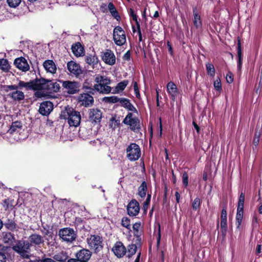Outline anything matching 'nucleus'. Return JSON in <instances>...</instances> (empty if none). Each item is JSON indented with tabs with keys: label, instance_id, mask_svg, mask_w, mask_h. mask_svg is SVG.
I'll return each mask as SVG.
<instances>
[{
	"label": "nucleus",
	"instance_id": "f3484780",
	"mask_svg": "<svg viewBox=\"0 0 262 262\" xmlns=\"http://www.w3.org/2000/svg\"><path fill=\"white\" fill-rule=\"evenodd\" d=\"M88 91V93L81 94L78 97V102L81 105L84 107H90L94 104V98Z\"/></svg>",
	"mask_w": 262,
	"mask_h": 262
},
{
	"label": "nucleus",
	"instance_id": "bf43d9fd",
	"mask_svg": "<svg viewBox=\"0 0 262 262\" xmlns=\"http://www.w3.org/2000/svg\"><path fill=\"white\" fill-rule=\"evenodd\" d=\"M260 136V133H258L257 130H256L255 134H254V137L253 138V144L255 146H257L259 143Z\"/></svg>",
	"mask_w": 262,
	"mask_h": 262
},
{
	"label": "nucleus",
	"instance_id": "39448f33",
	"mask_svg": "<svg viewBox=\"0 0 262 262\" xmlns=\"http://www.w3.org/2000/svg\"><path fill=\"white\" fill-rule=\"evenodd\" d=\"M62 83V89L65 93L70 95L78 93L80 91L79 82L70 80H59Z\"/></svg>",
	"mask_w": 262,
	"mask_h": 262
},
{
	"label": "nucleus",
	"instance_id": "a211bd4d",
	"mask_svg": "<svg viewBox=\"0 0 262 262\" xmlns=\"http://www.w3.org/2000/svg\"><path fill=\"white\" fill-rule=\"evenodd\" d=\"M112 251L118 258H122L126 253V247L120 241L117 242L114 245Z\"/></svg>",
	"mask_w": 262,
	"mask_h": 262
},
{
	"label": "nucleus",
	"instance_id": "bb28decb",
	"mask_svg": "<svg viewBox=\"0 0 262 262\" xmlns=\"http://www.w3.org/2000/svg\"><path fill=\"white\" fill-rule=\"evenodd\" d=\"M43 66L47 72L55 74L56 72V65L52 60H45L43 62Z\"/></svg>",
	"mask_w": 262,
	"mask_h": 262
},
{
	"label": "nucleus",
	"instance_id": "ea45409f",
	"mask_svg": "<svg viewBox=\"0 0 262 262\" xmlns=\"http://www.w3.org/2000/svg\"><path fill=\"white\" fill-rule=\"evenodd\" d=\"M14 200L10 198L6 199L3 201V206L5 208V210H12L14 207Z\"/></svg>",
	"mask_w": 262,
	"mask_h": 262
},
{
	"label": "nucleus",
	"instance_id": "052dcab7",
	"mask_svg": "<svg viewBox=\"0 0 262 262\" xmlns=\"http://www.w3.org/2000/svg\"><path fill=\"white\" fill-rule=\"evenodd\" d=\"M226 80L228 83H231L233 81V74L229 71L226 75Z\"/></svg>",
	"mask_w": 262,
	"mask_h": 262
},
{
	"label": "nucleus",
	"instance_id": "79ce46f5",
	"mask_svg": "<svg viewBox=\"0 0 262 262\" xmlns=\"http://www.w3.org/2000/svg\"><path fill=\"white\" fill-rule=\"evenodd\" d=\"M0 68L5 72H8L9 71L11 66L7 59H0Z\"/></svg>",
	"mask_w": 262,
	"mask_h": 262
},
{
	"label": "nucleus",
	"instance_id": "423d86ee",
	"mask_svg": "<svg viewBox=\"0 0 262 262\" xmlns=\"http://www.w3.org/2000/svg\"><path fill=\"white\" fill-rule=\"evenodd\" d=\"M58 235L62 241L67 243H72L77 238V234L73 228L65 227L60 229L58 232Z\"/></svg>",
	"mask_w": 262,
	"mask_h": 262
},
{
	"label": "nucleus",
	"instance_id": "7ed1b4c3",
	"mask_svg": "<svg viewBox=\"0 0 262 262\" xmlns=\"http://www.w3.org/2000/svg\"><path fill=\"white\" fill-rule=\"evenodd\" d=\"M86 243L90 250L94 254H98L103 249V240L102 236L97 234H91L86 238Z\"/></svg>",
	"mask_w": 262,
	"mask_h": 262
},
{
	"label": "nucleus",
	"instance_id": "c756f323",
	"mask_svg": "<svg viewBox=\"0 0 262 262\" xmlns=\"http://www.w3.org/2000/svg\"><path fill=\"white\" fill-rule=\"evenodd\" d=\"M237 53L238 57L237 69L238 70H241L242 65V50L241 45V38L239 36L237 37Z\"/></svg>",
	"mask_w": 262,
	"mask_h": 262
},
{
	"label": "nucleus",
	"instance_id": "e433bc0d",
	"mask_svg": "<svg viewBox=\"0 0 262 262\" xmlns=\"http://www.w3.org/2000/svg\"><path fill=\"white\" fill-rule=\"evenodd\" d=\"M9 248V247L0 244V262H6V255Z\"/></svg>",
	"mask_w": 262,
	"mask_h": 262
},
{
	"label": "nucleus",
	"instance_id": "69168bd1",
	"mask_svg": "<svg viewBox=\"0 0 262 262\" xmlns=\"http://www.w3.org/2000/svg\"><path fill=\"white\" fill-rule=\"evenodd\" d=\"M167 45L168 50V52H169L170 55L171 56H173V52L172 47V45H171L170 42L169 40H168L167 41Z\"/></svg>",
	"mask_w": 262,
	"mask_h": 262
},
{
	"label": "nucleus",
	"instance_id": "aec40b11",
	"mask_svg": "<svg viewBox=\"0 0 262 262\" xmlns=\"http://www.w3.org/2000/svg\"><path fill=\"white\" fill-rule=\"evenodd\" d=\"M142 241L136 242V239H133V243L129 244L126 247V257L128 258H131L137 252V249L141 247Z\"/></svg>",
	"mask_w": 262,
	"mask_h": 262
},
{
	"label": "nucleus",
	"instance_id": "dca6fc26",
	"mask_svg": "<svg viewBox=\"0 0 262 262\" xmlns=\"http://www.w3.org/2000/svg\"><path fill=\"white\" fill-rule=\"evenodd\" d=\"M102 60L107 64L113 66L116 63V57L114 52L110 49H106L101 52Z\"/></svg>",
	"mask_w": 262,
	"mask_h": 262
},
{
	"label": "nucleus",
	"instance_id": "9b49d317",
	"mask_svg": "<svg viewBox=\"0 0 262 262\" xmlns=\"http://www.w3.org/2000/svg\"><path fill=\"white\" fill-rule=\"evenodd\" d=\"M92 254V252L89 249H81L76 253L75 258H70L68 262H88Z\"/></svg>",
	"mask_w": 262,
	"mask_h": 262
},
{
	"label": "nucleus",
	"instance_id": "5fc2aeb1",
	"mask_svg": "<svg viewBox=\"0 0 262 262\" xmlns=\"http://www.w3.org/2000/svg\"><path fill=\"white\" fill-rule=\"evenodd\" d=\"M129 16L132 18L133 20H134L136 23V25H137L138 24H139V22L138 20V15L135 13V11L134 9L130 8L129 10Z\"/></svg>",
	"mask_w": 262,
	"mask_h": 262
},
{
	"label": "nucleus",
	"instance_id": "412c9836",
	"mask_svg": "<svg viewBox=\"0 0 262 262\" xmlns=\"http://www.w3.org/2000/svg\"><path fill=\"white\" fill-rule=\"evenodd\" d=\"M14 64L17 68L23 72H27L30 69V66L27 60L23 57L16 58L14 60Z\"/></svg>",
	"mask_w": 262,
	"mask_h": 262
},
{
	"label": "nucleus",
	"instance_id": "6e6552de",
	"mask_svg": "<svg viewBox=\"0 0 262 262\" xmlns=\"http://www.w3.org/2000/svg\"><path fill=\"white\" fill-rule=\"evenodd\" d=\"M113 40L115 44L122 46L126 43V34L124 30L120 26H116L113 30Z\"/></svg>",
	"mask_w": 262,
	"mask_h": 262
},
{
	"label": "nucleus",
	"instance_id": "c85d7f7f",
	"mask_svg": "<svg viewBox=\"0 0 262 262\" xmlns=\"http://www.w3.org/2000/svg\"><path fill=\"white\" fill-rule=\"evenodd\" d=\"M141 226V223L140 222H136L133 225L134 236L135 237L134 239H136V242L138 241L137 242H139V243H140V241H142V238L141 237L142 231H140Z\"/></svg>",
	"mask_w": 262,
	"mask_h": 262
},
{
	"label": "nucleus",
	"instance_id": "c9c22d12",
	"mask_svg": "<svg viewBox=\"0 0 262 262\" xmlns=\"http://www.w3.org/2000/svg\"><path fill=\"white\" fill-rule=\"evenodd\" d=\"M138 194L142 199L144 198L146 194L147 190V183L145 181H143L140 186L138 189Z\"/></svg>",
	"mask_w": 262,
	"mask_h": 262
},
{
	"label": "nucleus",
	"instance_id": "6e6d98bb",
	"mask_svg": "<svg viewBox=\"0 0 262 262\" xmlns=\"http://www.w3.org/2000/svg\"><path fill=\"white\" fill-rule=\"evenodd\" d=\"M189 176L187 172L184 171L182 175V182L183 186L186 188L188 185Z\"/></svg>",
	"mask_w": 262,
	"mask_h": 262
},
{
	"label": "nucleus",
	"instance_id": "603ef678",
	"mask_svg": "<svg viewBox=\"0 0 262 262\" xmlns=\"http://www.w3.org/2000/svg\"><path fill=\"white\" fill-rule=\"evenodd\" d=\"M21 0H7L8 6L11 8H15L19 5Z\"/></svg>",
	"mask_w": 262,
	"mask_h": 262
},
{
	"label": "nucleus",
	"instance_id": "13d9d810",
	"mask_svg": "<svg viewBox=\"0 0 262 262\" xmlns=\"http://www.w3.org/2000/svg\"><path fill=\"white\" fill-rule=\"evenodd\" d=\"M213 85L216 91H220L222 90V84L220 78L214 81Z\"/></svg>",
	"mask_w": 262,
	"mask_h": 262
},
{
	"label": "nucleus",
	"instance_id": "9d476101",
	"mask_svg": "<svg viewBox=\"0 0 262 262\" xmlns=\"http://www.w3.org/2000/svg\"><path fill=\"white\" fill-rule=\"evenodd\" d=\"M127 157L131 161H135L141 156V150L139 145L135 143H130L126 148Z\"/></svg>",
	"mask_w": 262,
	"mask_h": 262
},
{
	"label": "nucleus",
	"instance_id": "774afa93",
	"mask_svg": "<svg viewBox=\"0 0 262 262\" xmlns=\"http://www.w3.org/2000/svg\"><path fill=\"white\" fill-rule=\"evenodd\" d=\"M40 262H56L51 258H44L39 260Z\"/></svg>",
	"mask_w": 262,
	"mask_h": 262
},
{
	"label": "nucleus",
	"instance_id": "0e129e2a",
	"mask_svg": "<svg viewBox=\"0 0 262 262\" xmlns=\"http://www.w3.org/2000/svg\"><path fill=\"white\" fill-rule=\"evenodd\" d=\"M161 227L160 224H158V235L157 237V245L159 246L161 241Z\"/></svg>",
	"mask_w": 262,
	"mask_h": 262
},
{
	"label": "nucleus",
	"instance_id": "8fccbe9b",
	"mask_svg": "<svg viewBox=\"0 0 262 262\" xmlns=\"http://www.w3.org/2000/svg\"><path fill=\"white\" fill-rule=\"evenodd\" d=\"M121 225L126 229L130 230V220L128 217H123L121 220Z\"/></svg>",
	"mask_w": 262,
	"mask_h": 262
},
{
	"label": "nucleus",
	"instance_id": "2eb2a0df",
	"mask_svg": "<svg viewBox=\"0 0 262 262\" xmlns=\"http://www.w3.org/2000/svg\"><path fill=\"white\" fill-rule=\"evenodd\" d=\"M69 72L76 77H78L83 73V70L79 63L71 60L67 63Z\"/></svg>",
	"mask_w": 262,
	"mask_h": 262
},
{
	"label": "nucleus",
	"instance_id": "4d7b16f0",
	"mask_svg": "<svg viewBox=\"0 0 262 262\" xmlns=\"http://www.w3.org/2000/svg\"><path fill=\"white\" fill-rule=\"evenodd\" d=\"M133 86H134L135 94L137 98L140 99V94L139 88L138 85V83L136 81H134L133 82Z\"/></svg>",
	"mask_w": 262,
	"mask_h": 262
},
{
	"label": "nucleus",
	"instance_id": "09e8293b",
	"mask_svg": "<svg viewBox=\"0 0 262 262\" xmlns=\"http://www.w3.org/2000/svg\"><path fill=\"white\" fill-rule=\"evenodd\" d=\"M243 215L244 213L236 212L235 225L236 226V228L238 229H239L241 228V226L243 222Z\"/></svg>",
	"mask_w": 262,
	"mask_h": 262
},
{
	"label": "nucleus",
	"instance_id": "6ab92c4d",
	"mask_svg": "<svg viewBox=\"0 0 262 262\" xmlns=\"http://www.w3.org/2000/svg\"><path fill=\"white\" fill-rule=\"evenodd\" d=\"M53 109V103L50 101H45L40 103L38 111L43 116H48Z\"/></svg>",
	"mask_w": 262,
	"mask_h": 262
},
{
	"label": "nucleus",
	"instance_id": "4468645a",
	"mask_svg": "<svg viewBox=\"0 0 262 262\" xmlns=\"http://www.w3.org/2000/svg\"><path fill=\"white\" fill-rule=\"evenodd\" d=\"M227 229V206L225 205L222 209L221 214V232L224 238L226 236Z\"/></svg>",
	"mask_w": 262,
	"mask_h": 262
},
{
	"label": "nucleus",
	"instance_id": "72a5a7b5",
	"mask_svg": "<svg viewBox=\"0 0 262 262\" xmlns=\"http://www.w3.org/2000/svg\"><path fill=\"white\" fill-rule=\"evenodd\" d=\"M128 83L129 81L127 80H124L119 82L115 86L112 93L117 94L121 92H122L123 90H124L126 86L128 85Z\"/></svg>",
	"mask_w": 262,
	"mask_h": 262
},
{
	"label": "nucleus",
	"instance_id": "4c0bfd02",
	"mask_svg": "<svg viewBox=\"0 0 262 262\" xmlns=\"http://www.w3.org/2000/svg\"><path fill=\"white\" fill-rule=\"evenodd\" d=\"M15 243H16L15 245L12 246L13 250L17 253L21 252L20 251L24 249V241L17 240Z\"/></svg>",
	"mask_w": 262,
	"mask_h": 262
},
{
	"label": "nucleus",
	"instance_id": "a19ab883",
	"mask_svg": "<svg viewBox=\"0 0 262 262\" xmlns=\"http://www.w3.org/2000/svg\"><path fill=\"white\" fill-rule=\"evenodd\" d=\"M22 127V123L20 121H15L13 122L10 128L8 130V132L12 134L18 129H20Z\"/></svg>",
	"mask_w": 262,
	"mask_h": 262
},
{
	"label": "nucleus",
	"instance_id": "3c124183",
	"mask_svg": "<svg viewBox=\"0 0 262 262\" xmlns=\"http://www.w3.org/2000/svg\"><path fill=\"white\" fill-rule=\"evenodd\" d=\"M112 88L108 85H102V88H99L98 90H96L97 92L102 94H108L111 92Z\"/></svg>",
	"mask_w": 262,
	"mask_h": 262
},
{
	"label": "nucleus",
	"instance_id": "338daca9",
	"mask_svg": "<svg viewBox=\"0 0 262 262\" xmlns=\"http://www.w3.org/2000/svg\"><path fill=\"white\" fill-rule=\"evenodd\" d=\"M130 59V51H127L123 55V59L125 61H129Z\"/></svg>",
	"mask_w": 262,
	"mask_h": 262
},
{
	"label": "nucleus",
	"instance_id": "20e7f679",
	"mask_svg": "<svg viewBox=\"0 0 262 262\" xmlns=\"http://www.w3.org/2000/svg\"><path fill=\"white\" fill-rule=\"evenodd\" d=\"M21 88V86H19V83L18 85H6L4 86L5 92H8L9 91L15 90L8 95L9 97L15 101H20L25 99L24 92L18 90L19 88Z\"/></svg>",
	"mask_w": 262,
	"mask_h": 262
},
{
	"label": "nucleus",
	"instance_id": "f03ea898",
	"mask_svg": "<svg viewBox=\"0 0 262 262\" xmlns=\"http://www.w3.org/2000/svg\"><path fill=\"white\" fill-rule=\"evenodd\" d=\"M60 118L67 120L69 125L74 127L78 126L81 119L80 112L69 106L65 107L64 110L61 113Z\"/></svg>",
	"mask_w": 262,
	"mask_h": 262
},
{
	"label": "nucleus",
	"instance_id": "f704fd0d",
	"mask_svg": "<svg viewBox=\"0 0 262 262\" xmlns=\"http://www.w3.org/2000/svg\"><path fill=\"white\" fill-rule=\"evenodd\" d=\"M108 9L112 16H113L117 21H120L121 17L113 3L110 2L108 4Z\"/></svg>",
	"mask_w": 262,
	"mask_h": 262
},
{
	"label": "nucleus",
	"instance_id": "2f4dec72",
	"mask_svg": "<svg viewBox=\"0 0 262 262\" xmlns=\"http://www.w3.org/2000/svg\"><path fill=\"white\" fill-rule=\"evenodd\" d=\"M4 226L8 230L11 231H17L18 226L14 219H8L4 223Z\"/></svg>",
	"mask_w": 262,
	"mask_h": 262
},
{
	"label": "nucleus",
	"instance_id": "a878e982",
	"mask_svg": "<svg viewBox=\"0 0 262 262\" xmlns=\"http://www.w3.org/2000/svg\"><path fill=\"white\" fill-rule=\"evenodd\" d=\"M3 241L9 246H13L16 242L14 234L10 232L3 233Z\"/></svg>",
	"mask_w": 262,
	"mask_h": 262
},
{
	"label": "nucleus",
	"instance_id": "680f3d73",
	"mask_svg": "<svg viewBox=\"0 0 262 262\" xmlns=\"http://www.w3.org/2000/svg\"><path fill=\"white\" fill-rule=\"evenodd\" d=\"M151 198V193H148L147 195V198L146 199V200L143 203V206H145V207L148 208V207L150 205Z\"/></svg>",
	"mask_w": 262,
	"mask_h": 262
},
{
	"label": "nucleus",
	"instance_id": "1a4fd4ad",
	"mask_svg": "<svg viewBox=\"0 0 262 262\" xmlns=\"http://www.w3.org/2000/svg\"><path fill=\"white\" fill-rule=\"evenodd\" d=\"M95 81L97 83L94 85V88L83 85V88L89 90V92L92 94H94L95 90H98L99 88H102V85H108L111 83V80L106 76L98 75L96 76Z\"/></svg>",
	"mask_w": 262,
	"mask_h": 262
},
{
	"label": "nucleus",
	"instance_id": "864d4df0",
	"mask_svg": "<svg viewBox=\"0 0 262 262\" xmlns=\"http://www.w3.org/2000/svg\"><path fill=\"white\" fill-rule=\"evenodd\" d=\"M120 121L119 119H116L115 117H113L110 119V126L113 128H115L116 127H118L120 124Z\"/></svg>",
	"mask_w": 262,
	"mask_h": 262
},
{
	"label": "nucleus",
	"instance_id": "ddd939ff",
	"mask_svg": "<svg viewBox=\"0 0 262 262\" xmlns=\"http://www.w3.org/2000/svg\"><path fill=\"white\" fill-rule=\"evenodd\" d=\"M140 209L139 203L135 199H133L126 206L127 213L130 216H136L139 214Z\"/></svg>",
	"mask_w": 262,
	"mask_h": 262
},
{
	"label": "nucleus",
	"instance_id": "58836bf2",
	"mask_svg": "<svg viewBox=\"0 0 262 262\" xmlns=\"http://www.w3.org/2000/svg\"><path fill=\"white\" fill-rule=\"evenodd\" d=\"M53 258L56 261L60 262H66L68 258V255L66 252L62 251L61 252L55 254Z\"/></svg>",
	"mask_w": 262,
	"mask_h": 262
},
{
	"label": "nucleus",
	"instance_id": "c03bdc74",
	"mask_svg": "<svg viewBox=\"0 0 262 262\" xmlns=\"http://www.w3.org/2000/svg\"><path fill=\"white\" fill-rule=\"evenodd\" d=\"M121 98L116 96H112L109 97H105L103 98V101L106 103H115L118 102H120Z\"/></svg>",
	"mask_w": 262,
	"mask_h": 262
},
{
	"label": "nucleus",
	"instance_id": "7c9ffc66",
	"mask_svg": "<svg viewBox=\"0 0 262 262\" xmlns=\"http://www.w3.org/2000/svg\"><path fill=\"white\" fill-rule=\"evenodd\" d=\"M85 61L87 64L94 67L98 62V58L96 55L95 52H93L92 54H87L85 57Z\"/></svg>",
	"mask_w": 262,
	"mask_h": 262
},
{
	"label": "nucleus",
	"instance_id": "5701e85b",
	"mask_svg": "<svg viewBox=\"0 0 262 262\" xmlns=\"http://www.w3.org/2000/svg\"><path fill=\"white\" fill-rule=\"evenodd\" d=\"M73 54L76 57L83 56L84 55V46L79 42L74 43L71 47Z\"/></svg>",
	"mask_w": 262,
	"mask_h": 262
},
{
	"label": "nucleus",
	"instance_id": "cd10ccee",
	"mask_svg": "<svg viewBox=\"0 0 262 262\" xmlns=\"http://www.w3.org/2000/svg\"><path fill=\"white\" fill-rule=\"evenodd\" d=\"M29 241L30 242V244L33 246H39L44 242L43 237L38 234H32L29 237Z\"/></svg>",
	"mask_w": 262,
	"mask_h": 262
},
{
	"label": "nucleus",
	"instance_id": "49530a36",
	"mask_svg": "<svg viewBox=\"0 0 262 262\" xmlns=\"http://www.w3.org/2000/svg\"><path fill=\"white\" fill-rule=\"evenodd\" d=\"M35 92L33 95V98L36 99V98H41L49 96V95L43 90H34Z\"/></svg>",
	"mask_w": 262,
	"mask_h": 262
},
{
	"label": "nucleus",
	"instance_id": "e2e57ef3",
	"mask_svg": "<svg viewBox=\"0 0 262 262\" xmlns=\"http://www.w3.org/2000/svg\"><path fill=\"white\" fill-rule=\"evenodd\" d=\"M20 252H19L18 254H19L23 258H30V255L28 254V252L27 250H25L24 249Z\"/></svg>",
	"mask_w": 262,
	"mask_h": 262
},
{
	"label": "nucleus",
	"instance_id": "a18cd8bd",
	"mask_svg": "<svg viewBox=\"0 0 262 262\" xmlns=\"http://www.w3.org/2000/svg\"><path fill=\"white\" fill-rule=\"evenodd\" d=\"M206 68L208 75L213 77L215 75V70L213 64L208 62L206 64Z\"/></svg>",
	"mask_w": 262,
	"mask_h": 262
},
{
	"label": "nucleus",
	"instance_id": "473e14b6",
	"mask_svg": "<svg viewBox=\"0 0 262 262\" xmlns=\"http://www.w3.org/2000/svg\"><path fill=\"white\" fill-rule=\"evenodd\" d=\"M245 200V193L244 192H242L238 198L236 212L244 213Z\"/></svg>",
	"mask_w": 262,
	"mask_h": 262
},
{
	"label": "nucleus",
	"instance_id": "0eeeda50",
	"mask_svg": "<svg viewBox=\"0 0 262 262\" xmlns=\"http://www.w3.org/2000/svg\"><path fill=\"white\" fill-rule=\"evenodd\" d=\"M132 113H128L125 118L123 120V123L127 125H129L130 129L134 132H138L141 129L140 122L139 119L136 117L133 118Z\"/></svg>",
	"mask_w": 262,
	"mask_h": 262
},
{
	"label": "nucleus",
	"instance_id": "b1692460",
	"mask_svg": "<svg viewBox=\"0 0 262 262\" xmlns=\"http://www.w3.org/2000/svg\"><path fill=\"white\" fill-rule=\"evenodd\" d=\"M120 103L121 106L123 107L127 110L132 111L137 114L138 113L137 108L131 103L130 100L129 99L126 98H121Z\"/></svg>",
	"mask_w": 262,
	"mask_h": 262
},
{
	"label": "nucleus",
	"instance_id": "f8f14e48",
	"mask_svg": "<svg viewBox=\"0 0 262 262\" xmlns=\"http://www.w3.org/2000/svg\"><path fill=\"white\" fill-rule=\"evenodd\" d=\"M102 117V113L98 108H93L89 111V121L94 125L99 124Z\"/></svg>",
	"mask_w": 262,
	"mask_h": 262
},
{
	"label": "nucleus",
	"instance_id": "393cba45",
	"mask_svg": "<svg viewBox=\"0 0 262 262\" xmlns=\"http://www.w3.org/2000/svg\"><path fill=\"white\" fill-rule=\"evenodd\" d=\"M193 11V23L194 26L196 28L199 29L202 26V21L201 18V15L199 14V11L196 7H194L192 9Z\"/></svg>",
	"mask_w": 262,
	"mask_h": 262
},
{
	"label": "nucleus",
	"instance_id": "f257e3e1",
	"mask_svg": "<svg viewBox=\"0 0 262 262\" xmlns=\"http://www.w3.org/2000/svg\"><path fill=\"white\" fill-rule=\"evenodd\" d=\"M19 86L25 87L27 90H43L49 95L59 92L60 90V84L57 82L42 77L36 78L29 82L20 80Z\"/></svg>",
	"mask_w": 262,
	"mask_h": 262
},
{
	"label": "nucleus",
	"instance_id": "37998d69",
	"mask_svg": "<svg viewBox=\"0 0 262 262\" xmlns=\"http://www.w3.org/2000/svg\"><path fill=\"white\" fill-rule=\"evenodd\" d=\"M74 223V226L76 228H78L80 230L84 228L85 221L80 217H76Z\"/></svg>",
	"mask_w": 262,
	"mask_h": 262
},
{
	"label": "nucleus",
	"instance_id": "4be33fe9",
	"mask_svg": "<svg viewBox=\"0 0 262 262\" xmlns=\"http://www.w3.org/2000/svg\"><path fill=\"white\" fill-rule=\"evenodd\" d=\"M167 91L170 96V99L174 101L179 94V90L176 84L172 81L169 82L167 84Z\"/></svg>",
	"mask_w": 262,
	"mask_h": 262
},
{
	"label": "nucleus",
	"instance_id": "de8ad7c7",
	"mask_svg": "<svg viewBox=\"0 0 262 262\" xmlns=\"http://www.w3.org/2000/svg\"><path fill=\"white\" fill-rule=\"evenodd\" d=\"M201 204L202 201L199 197H196L194 199L192 203V208L193 210L196 211L200 210Z\"/></svg>",
	"mask_w": 262,
	"mask_h": 262
}]
</instances>
